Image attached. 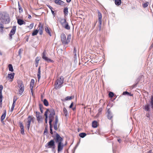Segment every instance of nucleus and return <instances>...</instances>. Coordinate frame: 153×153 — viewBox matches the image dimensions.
Here are the masks:
<instances>
[{
  "label": "nucleus",
  "mask_w": 153,
  "mask_h": 153,
  "mask_svg": "<svg viewBox=\"0 0 153 153\" xmlns=\"http://www.w3.org/2000/svg\"><path fill=\"white\" fill-rule=\"evenodd\" d=\"M10 19L9 16L6 13L0 14V30L3 32L4 28V25L8 24L10 22Z\"/></svg>",
  "instance_id": "f257e3e1"
},
{
  "label": "nucleus",
  "mask_w": 153,
  "mask_h": 153,
  "mask_svg": "<svg viewBox=\"0 0 153 153\" xmlns=\"http://www.w3.org/2000/svg\"><path fill=\"white\" fill-rule=\"evenodd\" d=\"M54 140L55 142L57 143V151L58 152H61L63 149L64 146V143H62L63 139L58 133H56Z\"/></svg>",
  "instance_id": "f03ea898"
},
{
  "label": "nucleus",
  "mask_w": 153,
  "mask_h": 153,
  "mask_svg": "<svg viewBox=\"0 0 153 153\" xmlns=\"http://www.w3.org/2000/svg\"><path fill=\"white\" fill-rule=\"evenodd\" d=\"M61 40L63 45H65L68 44L70 41L71 39V35H68L66 39L65 35L64 33H62L60 36Z\"/></svg>",
  "instance_id": "7ed1b4c3"
},
{
  "label": "nucleus",
  "mask_w": 153,
  "mask_h": 153,
  "mask_svg": "<svg viewBox=\"0 0 153 153\" xmlns=\"http://www.w3.org/2000/svg\"><path fill=\"white\" fill-rule=\"evenodd\" d=\"M64 77L62 76H61L59 79H58L56 83L55 88L57 89L59 88L61 86V85L63 83Z\"/></svg>",
  "instance_id": "20e7f679"
},
{
  "label": "nucleus",
  "mask_w": 153,
  "mask_h": 153,
  "mask_svg": "<svg viewBox=\"0 0 153 153\" xmlns=\"http://www.w3.org/2000/svg\"><path fill=\"white\" fill-rule=\"evenodd\" d=\"M45 147L48 148H51L53 151L55 148V142L54 140H51L48 142L45 145Z\"/></svg>",
  "instance_id": "39448f33"
},
{
  "label": "nucleus",
  "mask_w": 153,
  "mask_h": 153,
  "mask_svg": "<svg viewBox=\"0 0 153 153\" xmlns=\"http://www.w3.org/2000/svg\"><path fill=\"white\" fill-rule=\"evenodd\" d=\"M55 115V111L53 108H50L49 110V115L48 116L49 123H52L53 120Z\"/></svg>",
  "instance_id": "423d86ee"
},
{
  "label": "nucleus",
  "mask_w": 153,
  "mask_h": 153,
  "mask_svg": "<svg viewBox=\"0 0 153 153\" xmlns=\"http://www.w3.org/2000/svg\"><path fill=\"white\" fill-rule=\"evenodd\" d=\"M17 83L18 84V87L19 88V94L20 95H21L24 91V85L23 82L21 80H19L17 81Z\"/></svg>",
  "instance_id": "0eeeda50"
},
{
  "label": "nucleus",
  "mask_w": 153,
  "mask_h": 153,
  "mask_svg": "<svg viewBox=\"0 0 153 153\" xmlns=\"http://www.w3.org/2000/svg\"><path fill=\"white\" fill-rule=\"evenodd\" d=\"M35 118L33 116H29L27 119L26 127L28 130H29L31 122L33 123Z\"/></svg>",
  "instance_id": "6e6552de"
},
{
  "label": "nucleus",
  "mask_w": 153,
  "mask_h": 153,
  "mask_svg": "<svg viewBox=\"0 0 153 153\" xmlns=\"http://www.w3.org/2000/svg\"><path fill=\"white\" fill-rule=\"evenodd\" d=\"M42 58L43 59L46 61H47L48 62H53V60H52L48 58L46 56L45 50H44L43 52Z\"/></svg>",
  "instance_id": "1a4fd4ad"
},
{
  "label": "nucleus",
  "mask_w": 153,
  "mask_h": 153,
  "mask_svg": "<svg viewBox=\"0 0 153 153\" xmlns=\"http://www.w3.org/2000/svg\"><path fill=\"white\" fill-rule=\"evenodd\" d=\"M16 30V26H13L9 34V39L10 40H11L12 37V36L15 33Z\"/></svg>",
  "instance_id": "9d476101"
},
{
  "label": "nucleus",
  "mask_w": 153,
  "mask_h": 153,
  "mask_svg": "<svg viewBox=\"0 0 153 153\" xmlns=\"http://www.w3.org/2000/svg\"><path fill=\"white\" fill-rule=\"evenodd\" d=\"M55 122L54 125V128L55 130H57V123L58 122V118L57 115L55 116Z\"/></svg>",
  "instance_id": "9b49d317"
},
{
  "label": "nucleus",
  "mask_w": 153,
  "mask_h": 153,
  "mask_svg": "<svg viewBox=\"0 0 153 153\" xmlns=\"http://www.w3.org/2000/svg\"><path fill=\"white\" fill-rule=\"evenodd\" d=\"M35 81L34 79H31L30 83V89L31 91L32 92V95L33 94V86L34 84Z\"/></svg>",
  "instance_id": "f8f14e48"
},
{
  "label": "nucleus",
  "mask_w": 153,
  "mask_h": 153,
  "mask_svg": "<svg viewBox=\"0 0 153 153\" xmlns=\"http://www.w3.org/2000/svg\"><path fill=\"white\" fill-rule=\"evenodd\" d=\"M3 86L1 85H0V104H1L2 101V91L3 89Z\"/></svg>",
  "instance_id": "ddd939ff"
},
{
  "label": "nucleus",
  "mask_w": 153,
  "mask_h": 153,
  "mask_svg": "<svg viewBox=\"0 0 153 153\" xmlns=\"http://www.w3.org/2000/svg\"><path fill=\"white\" fill-rule=\"evenodd\" d=\"M43 27L42 25H40L39 26V29L38 30V33L39 32V34L40 35H42L43 33Z\"/></svg>",
  "instance_id": "4468645a"
},
{
  "label": "nucleus",
  "mask_w": 153,
  "mask_h": 153,
  "mask_svg": "<svg viewBox=\"0 0 153 153\" xmlns=\"http://www.w3.org/2000/svg\"><path fill=\"white\" fill-rule=\"evenodd\" d=\"M113 117L112 114L109 110H108V118L109 120H111Z\"/></svg>",
  "instance_id": "2eb2a0df"
},
{
  "label": "nucleus",
  "mask_w": 153,
  "mask_h": 153,
  "mask_svg": "<svg viewBox=\"0 0 153 153\" xmlns=\"http://www.w3.org/2000/svg\"><path fill=\"white\" fill-rule=\"evenodd\" d=\"M17 23L19 25H22L23 24H25V22L22 19H17Z\"/></svg>",
  "instance_id": "dca6fc26"
},
{
  "label": "nucleus",
  "mask_w": 153,
  "mask_h": 153,
  "mask_svg": "<svg viewBox=\"0 0 153 153\" xmlns=\"http://www.w3.org/2000/svg\"><path fill=\"white\" fill-rule=\"evenodd\" d=\"M62 26L67 30H69L70 29V26H69L67 22L63 26Z\"/></svg>",
  "instance_id": "f3484780"
},
{
  "label": "nucleus",
  "mask_w": 153,
  "mask_h": 153,
  "mask_svg": "<svg viewBox=\"0 0 153 153\" xmlns=\"http://www.w3.org/2000/svg\"><path fill=\"white\" fill-rule=\"evenodd\" d=\"M60 19V22L62 26H63L67 22H66V20L65 19L61 18Z\"/></svg>",
  "instance_id": "a211bd4d"
},
{
  "label": "nucleus",
  "mask_w": 153,
  "mask_h": 153,
  "mask_svg": "<svg viewBox=\"0 0 153 153\" xmlns=\"http://www.w3.org/2000/svg\"><path fill=\"white\" fill-rule=\"evenodd\" d=\"M41 67L39 66L38 69V74H37V77L39 80L40 78L41 77V70H40Z\"/></svg>",
  "instance_id": "6ab92c4d"
},
{
  "label": "nucleus",
  "mask_w": 153,
  "mask_h": 153,
  "mask_svg": "<svg viewBox=\"0 0 153 153\" xmlns=\"http://www.w3.org/2000/svg\"><path fill=\"white\" fill-rule=\"evenodd\" d=\"M98 16L99 22H100L101 23V21H102V15L101 13L99 11H98Z\"/></svg>",
  "instance_id": "aec40b11"
},
{
  "label": "nucleus",
  "mask_w": 153,
  "mask_h": 153,
  "mask_svg": "<svg viewBox=\"0 0 153 153\" xmlns=\"http://www.w3.org/2000/svg\"><path fill=\"white\" fill-rule=\"evenodd\" d=\"M6 115V110L4 111V112L2 115L1 118V121H3L5 118Z\"/></svg>",
  "instance_id": "412c9836"
},
{
  "label": "nucleus",
  "mask_w": 153,
  "mask_h": 153,
  "mask_svg": "<svg viewBox=\"0 0 153 153\" xmlns=\"http://www.w3.org/2000/svg\"><path fill=\"white\" fill-rule=\"evenodd\" d=\"M14 73H12L8 74V77L10 79H13L14 78Z\"/></svg>",
  "instance_id": "4be33fe9"
},
{
  "label": "nucleus",
  "mask_w": 153,
  "mask_h": 153,
  "mask_svg": "<svg viewBox=\"0 0 153 153\" xmlns=\"http://www.w3.org/2000/svg\"><path fill=\"white\" fill-rule=\"evenodd\" d=\"M92 126L94 128H96L97 126V122L96 121H94L92 123Z\"/></svg>",
  "instance_id": "5701e85b"
},
{
  "label": "nucleus",
  "mask_w": 153,
  "mask_h": 153,
  "mask_svg": "<svg viewBox=\"0 0 153 153\" xmlns=\"http://www.w3.org/2000/svg\"><path fill=\"white\" fill-rule=\"evenodd\" d=\"M49 124L50 125V133L51 134H53V131L52 130V123H49Z\"/></svg>",
  "instance_id": "b1692460"
},
{
  "label": "nucleus",
  "mask_w": 153,
  "mask_h": 153,
  "mask_svg": "<svg viewBox=\"0 0 153 153\" xmlns=\"http://www.w3.org/2000/svg\"><path fill=\"white\" fill-rule=\"evenodd\" d=\"M150 105L147 104L145 105L144 109L146 111H149L150 110Z\"/></svg>",
  "instance_id": "393cba45"
},
{
  "label": "nucleus",
  "mask_w": 153,
  "mask_h": 153,
  "mask_svg": "<svg viewBox=\"0 0 153 153\" xmlns=\"http://www.w3.org/2000/svg\"><path fill=\"white\" fill-rule=\"evenodd\" d=\"M74 98V96H68L65 98V100H64L65 101H68L70 100L73 98Z\"/></svg>",
  "instance_id": "a878e982"
},
{
  "label": "nucleus",
  "mask_w": 153,
  "mask_h": 153,
  "mask_svg": "<svg viewBox=\"0 0 153 153\" xmlns=\"http://www.w3.org/2000/svg\"><path fill=\"white\" fill-rule=\"evenodd\" d=\"M121 3V0H115V3L117 5H120Z\"/></svg>",
  "instance_id": "bb28decb"
},
{
  "label": "nucleus",
  "mask_w": 153,
  "mask_h": 153,
  "mask_svg": "<svg viewBox=\"0 0 153 153\" xmlns=\"http://www.w3.org/2000/svg\"><path fill=\"white\" fill-rule=\"evenodd\" d=\"M143 77V75H141L139 76L136 80V82H137V83H138L140 80Z\"/></svg>",
  "instance_id": "cd10ccee"
},
{
  "label": "nucleus",
  "mask_w": 153,
  "mask_h": 153,
  "mask_svg": "<svg viewBox=\"0 0 153 153\" xmlns=\"http://www.w3.org/2000/svg\"><path fill=\"white\" fill-rule=\"evenodd\" d=\"M86 135V134L85 133H80L79 134V136L81 138H84Z\"/></svg>",
  "instance_id": "c85d7f7f"
},
{
  "label": "nucleus",
  "mask_w": 153,
  "mask_h": 153,
  "mask_svg": "<svg viewBox=\"0 0 153 153\" xmlns=\"http://www.w3.org/2000/svg\"><path fill=\"white\" fill-rule=\"evenodd\" d=\"M44 105L46 106L48 105L49 103L48 101L46 99H44L43 101Z\"/></svg>",
  "instance_id": "c756f323"
},
{
  "label": "nucleus",
  "mask_w": 153,
  "mask_h": 153,
  "mask_svg": "<svg viewBox=\"0 0 153 153\" xmlns=\"http://www.w3.org/2000/svg\"><path fill=\"white\" fill-rule=\"evenodd\" d=\"M8 68H9V71H11V72L13 71V66L11 64H10L9 65Z\"/></svg>",
  "instance_id": "7c9ffc66"
},
{
  "label": "nucleus",
  "mask_w": 153,
  "mask_h": 153,
  "mask_svg": "<svg viewBox=\"0 0 153 153\" xmlns=\"http://www.w3.org/2000/svg\"><path fill=\"white\" fill-rule=\"evenodd\" d=\"M45 29L46 32L48 33L50 36H51V35L48 28L46 27L45 28Z\"/></svg>",
  "instance_id": "2f4dec72"
},
{
  "label": "nucleus",
  "mask_w": 153,
  "mask_h": 153,
  "mask_svg": "<svg viewBox=\"0 0 153 153\" xmlns=\"http://www.w3.org/2000/svg\"><path fill=\"white\" fill-rule=\"evenodd\" d=\"M68 9L67 7H65L64 9V13L66 15L68 14Z\"/></svg>",
  "instance_id": "473e14b6"
},
{
  "label": "nucleus",
  "mask_w": 153,
  "mask_h": 153,
  "mask_svg": "<svg viewBox=\"0 0 153 153\" xmlns=\"http://www.w3.org/2000/svg\"><path fill=\"white\" fill-rule=\"evenodd\" d=\"M63 112L65 116L67 117L68 115V111L65 108H64L63 109Z\"/></svg>",
  "instance_id": "72a5a7b5"
},
{
  "label": "nucleus",
  "mask_w": 153,
  "mask_h": 153,
  "mask_svg": "<svg viewBox=\"0 0 153 153\" xmlns=\"http://www.w3.org/2000/svg\"><path fill=\"white\" fill-rule=\"evenodd\" d=\"M150 104L151 108L153 109V96H152L151 98Z\"/></svg>",
  "instance_id": "f704fd0d"
},
{
  "label": "nucleus",
  "mask_w": 153,
  "mask_h": 153,
  "mask_svg": "<svg viewBox=\"0 0 153 153\" xmlns=\"http://www.w3.org/2000/svg\"><path fill=\"white\" fill-rule=\"evenodd\" d=\"M149 4V2H146L145 3L143 4H142V6L144 8H146L147 7Z\"/></svg>",
  "instance_id": "c9c22d12"
},
{
  "label": "nucleus",
  "mask_w": 153,
  "mask_h": 153,
  "mask_svg": "<svg viewBox=\"0 0 153 153\" xmlns=\"http://www.w3.org/2000/svg\"><path fill=\"white\" fill-rule=\"evenodd\" d=\"M38 33V30H36L34 31L32 33V36H34L37 35Z\"/></svg>",
  "instance_id": "e433bc0d"
},
{
  "label": "nucleus",
  "mask_w": 153,
  "mask_h": 153,
  "mask_svg": "<svg viewBox=\"0 0 153 153\" xmlns=\"http://www.w3.org/2000/svg\"><path fill=\"white\" fill-rule=\"evenodd\" d=\"M39 108H40L41 112L42 113H43V109L42 108L43 107V105H42L40 104L39 105Z\"/></svg>",
  "instance_id": "4c0bfd02"
},
{
  "label": "nucleus",
  "mask_w": 153,
  "mask_h": 153,
  "mask_svg": "<svg viewBox=\"0 0 153 153\" xmlns=\"http://www.w3.org/2000/svg\"><path fill=\"white\" fill-rule=\"evenodd\" d=\"M49 109H48L46 110V111H45L44 114V115L45 116V117H48V113H49Z\"/></svg>",
  "instance_id": "58836bf2"
},
{
  "label": "nucleus",
  "mask_w": 153,
  "mask_h": 153,
  "mask_svg": "<svg viewBox=\"0 0 153 153\" xmlns=\"http://www.w3.org/2000/svg\"><path fill=\"white\" fill-rule=\"evenodd\" d=\"M39 59L38 57L36 58V59L35 60V65L36 67H37L38 65L39 62Z\"/></svg>",
  "instance_id": "ea45409f"
},
{
  "label": "nucleus",
  "mask_w": 153,
  "mask_h": 153,
  "mask_svg": "<svg viewBox=\"0 0 153 153\" xmlns=\"http://www.w3.org/2000/svg\"><path fill=\"white\" fill-rule=\"evenodd\" d=\"M48 130L47 129V127H46L45 128L44 134L45 135H47L48 134Z\"/></svg>",
  "instance_id": "a19ab883"
},
{
  "label": "nucleus",
  "mask_w": 153,
  "mask_h": 153,
  "mask_svg": "<svg viewBox=\"0 0 153 153\" xmlns=\"http://www.w3.org/2000/svg\"><path fill=\"white\" fill-rule=\"evenodd\" d=\"M108 96L112 98L114 96V94L113 92H110L109 93Z\"/></svg>",
  "instance_id": "79ce46f5"
},
{
  "label": "nucleus",
  "mask_w": 153,
  "mask_h": 153,
  "mask_svg": "<svg viewBox=\"0 0 153 153\" xmlns=\"http://www.w3.org/2000/svg\"><path fill=\"white\" fill-rule=\"evenodd\" d=\"M19 13H22L23 12V10L22 7L19 4Z\"/></svg>",
  "instance_id": "37998d69"
},
{
  "label": "nucleus",
  "mask_w": 153,
  "mask_h": 153,
  "mask_svg": "<svg viewBox=\"0 0 153 153\" xmlns=\"http://www.w3.org/2000/svg\"><path fill=\"white\" fill-rule=\"evenodd\" d=\"M22 49H20L18 51V55L19 56L20 58L21 57V54L22 53Z\"/></svg>",
  "instance_id": "c03bdc74"
},
{
  "label": "nucleus",
  "mask_w": 153,
  "mask_h": 153,
  "mask_svg": "<svg viewBox=\"0 0 153 153\" xmlns=\"http://www.w3.org/2000/svg\"><path fill=\"white\" fill-rule=\"evenodd\" d=\"M19 126L21 128H24V126L22 123L21 122H19Z\"/></svg>",
  "instance_id": "a18cd8bd"
},
{
  "label": "nucleus",
  "mask_w": 153,
  "mask_h": 153,
  "mask_svg": "<svg viewBox=\"0 0 153 153\" xmlns=\"http://www.w3.org/2000/svg\"><path fill=\"white\" fill-rule=\"evenodd\" d=\"M37 120L38 122H39L41 120L42 117L41 116H39V117H36Z\"/></svg>",
  "instance_id": "49530a36"
},
{
  "label": "nucleus",
  "mask_w": 153,
  "mask_h": 153,
  "mask_svg": "<svg viewBox=\"0 0 153 153\" xmlns=\"http://www.w3.org/2000/svg\"><path fill=\"white\" fill-rule=\"evenodd\" d=\"M54 1L56 4H59L60 1V0H55Z\"/></svg>",
  "instance_id": "de8ad7c7"
},
{
  "label": "nucleus",
  "mask_w": 153,
  "mask_h": 153,
  "mask_svg": "<svg viewBox=\"0 0 153 153\" xmlns=\"http://www.w3.org/2000/svg\"><path fill=\"white\" fill-rule=\"evenodd\" d=\"M33 23H31L30 24V25L28 26V27L30 28V29H32L33 28Z\"/></svg>",
  "instance_id": "09e8293b"
},
{
  "label": "nucleus",
  "mask_w": 153,
  "mask_h": 153,
  "mask_svg": "<svg viewBox=\"0 0 153 153\" xmlns=\"http://www.w3.org/2000/svg\"><path fill=\"white\" fill-rule=\"evenodd\" d=\"M129 93L127 91H124L123 92V95H128L129 94Z\"/></svg>",
  "instance_id": "8fccbe9b"
},
{
  "label": "nucleus",
  "mask_w": 153,
  "mask_h": 153,
  "mask_svg": "<svg viewBox=\"0 0 153 153\" xmlns=\"http://www.w3.org/2000/svg\"><path fill=\"white\" fill-rule=\"evenodd\" d=\"M21 133L22 134H24V128H21Z\"/></svg>",
  "instance_id": "3c124183"
},
{
  "label": "nucleus",
  "mask_w": 153,
  "mask_h": 153,
  "mask_svg": "<svg viewBox=\"0 0 153 153\" xmlns=\"http://www.w3.org/2000/svg\"><path fill=\"white\" fill-rule=\"evenodd\" d=\"M76 49L75 48H74V53L75 55V56H76Z\"/></svg>",
  "instance_id": "603ef678"
},
{
  "label": "nucleus",
  "mask_w": 153,
  "mask_h": 153,
  "mask_svg": "<svg viewBox=\"0 0 153 153\" xmlns=\"http://www.w3.org/2000/svg\"><path fill=\"white\" fill-rule=\"evenodd\" d=\"M36 117H39L40 116V113L39 112H36Z\"/></svg>",
  "instance_id": "864d4df0"
},
{
  "label": "nucleus",
  "mask_w": 153,
  "mask_h": 153,
  "mask_svg": "<svg viewBox=\"0 0 153 153\" xmlns=\"http://www.w3.org/2000/svg\"><path fill=\"white\" fill-rule=\"evenodd\" d=\"M99 27H100V30L101 27V25H102V21H101V23L100 22H99Z\"/></svg>",
  "instance_id": "5fc2aeb1"
},
{
  "label": "nucleus",
  "mask_w": 153,
  "mask_h": 153,
  "mask_svg": "<svg viewBox=\"0 0 153 153\" xmlns=\"http://www.w3.org/2000/svg\"><path fill=\"white\" fill-rule=\"evenodd\" d=\"M64 2L60 0V3H59V5H62L63 4Z\"/></svg>",
  "instance_id": "6e6d98bb"
},
{
  "label": "nucleus",
  "mask_w": 153,
  "mask_h": 153,
  "mask_svg": "<svg viewBox=\"0 0 153 153\" xmlns=\"http://www.w3.org/2000/svg\"><path fill=\"white\" fill-rule=\"evenodd\" d=\"M73 102H72L71 103L70 105L69 106V108H71L73 107Z\"/></svg>",
  "instance_id": "4d7b16f0"
},
{
  "label": "nucleus",
  "mask_w": 153,
  "mask_h": 153,
  "mask_svg": "<svg viewBox=\"0 0 153 153\" xmlns=\"http://www.w3.org/2000/svg\"><path fill=\"white\" fill-rule=\"evenodd\" d=\"M51 12L52 15H53V16L54 17L55 16V13H54V11H53V10H51Z\"/></svg>",
  "instance_id": "13d9d810"
},
{
  "label": "nucleus",
  "mask_w": 153,
  "mask_h": 153,
  "mask_svg": "<svg viewBox=\"0 0 153 153\" xmlns=\"http://www.w3.org/2000/svg\"><path fill=\"white\" fill-rule=\"evenodd\" d=\"M48 7L51 9V10H52L53 9L52 7H51V6L50 5L48 6Z\"/></svg>",
  "instance_id": "bf43d9fd"
},
{
  "label": "nucleus",
  "mask_w": 153,
  "mask_h": 153,
  "mask_svg": "<svg viewBox=\"0 0 153 153\" xmlns=\"http://www.w3.org/2000/svg\"><path fill=\"white\" fill-rule=\"evenodd\" d=\"M48 117H45V123H47L48 122Z\"/></svg>",
  "instance_id": "052dcab7"
},
{
  "label": "nucleus",
  "mask_w": 153,
  "mask_h": 153,
  "mask_svg": "<svg viewBox=\"0 0 153 153\" xmlns=\"http://www.w3.org/2000/svg\"><path fill=\"white\" fill-rule=\"evenodd\" d=\"M14 108V107L12 106L11 108V109H10V111L11 112H12L13 111V110Z\"/></svg>",
  "instance_id": "680f3d73"
},
{
  "label": "nucleus",
  "mask_w": 153,
  "mask_h": 153,
  "mask_svg": "<svg viewBox=\"0 0 153 153\" xmlns=\"http://www.w3.org/2000/svg\"><path fill=\"white\" fill-rule=\"evenodd\" d=\"M136 83L134 85H133L132 86H133V88H134L135 87H136V86H137V82H136Z\"/></svg>",
  "instance_id": "e2e57ef3"
},
{
  "label": "nucleus",
  "mask_w": 153,
  "mask_h": 153,
  "mask_svg": "<svg viewBox=\"0 0 153 153\" xmlns=\"http://www.w3.org/2000/svg\"><path fill=\"white\" fill-rule=\"evenodd\" d=\"M117 141L119 143H120L121 142V140L120 139H119L117 140Z\"/></svg>",
  "instance_id": "0e129e2a"
},
{
  "label": "nucleus",
  "mask_w": 153,
  "mask_h": 153,
  "mask_svg": "<svg viewBox=\"0 0 153 153\" xmlns=\"http://www.w3.org/2000/svg\"><path fill=\"white\" fill-rule=\"evenodd\" d=\"M148 153H152V151L151 150H150L149 151Z\"/></svg>",
  "instance_id": "69168bd1"
},
{
  "label": "nucleus",
  "mask_w": 153,
  "mask_h": 153,
  "mask_svg": "<svg viewBox=\"0 0 153 153\" xmlns=\"http://www.w3.org/2000/svg\"><path fill=\"white\" fill-rule=\"evenodd\" d=\"M15 103H14V102H13V103L12 105V106H13V107H15Z\"/></svg>",
  "instance_id": "338daca9"
},
{
  "label": "nucleus",
  "mask_w": 153,
  "mask_h": 153,
  "mask_svg": "<svg viewBox=\"0 0 153 153\" xmlns=\"http://www.w3.org/2000/svg\"><path fill=\"white\" fill-rule=\"evenodd\" d=\"M71 0H66V1L67 2L69 3L71 2Z\"/></svg>",
  "instance_id": "774afa93"
}]
</instances>
